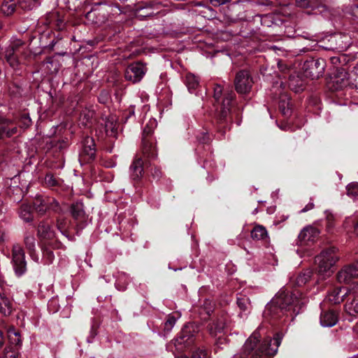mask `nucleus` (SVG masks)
<instances>
[{
	"instance_id": "nucleus-40",
	"label": "nucleus",
	"mask_w": 358,
	"mask_h": 358,
	"mask_svg": "<svg viewBox=\"0 0 358 358\" xmlns=\"http://www.w3.org/2000/svg\"><path fill=\"white\" fill-rule=\"evenodd\" d=\"M20 354L18 351L13 347L6 348L4 350L5 358H19Z\"/></svg>"
},
{
	"instance_id": "nucleus-43",
	"label": "nucleus",
	"mask_w": 358,
	"mask_h": 358,
	"mask_svg": "<svg viewBox=\"0 0 358 358\" xmlns=\"http://www.w3.org/2000/svg\"><path fill=\"white\" fill-rule=\"evenodd\" d=\"M192 358H209V357L206 350L198 349L193 353Z\"/></svg>"
},
{
	"instance_id": "nucleus-49",
	"label": "nucleus",
	"mask_w": 358,
	"mask_h": 358,
	"mask_svg": "<svg viewBox=\"0 0 358 358\" xmlns=\"http://www.w3.org/2000/svg\"><path fill=\"white\" fill-rule=\"evenodd\" d=\"M227 344V339L222 336H220L215 341V345L218 348H222V345Z\"/></svg>"
},
{
	"instance_id": "nucleus-16",
	"label": "nucleus",
	"mask_w": 358,
	"mask_h": 358,
	"mask_svg": "<svg viewBox=\"0 0 358 358\" xmlns=\"http://www.w3.org/2000/svg\"><path fill=\"white\" fill-rule=\"evenodd\" d=\"M338 321V313L334 310H324L320 315V324L324 327H331Z\"/></svg>"
},
{
	"instance_id": "nucleus-12",
	"label": "nucleus",
	"mask_w": 358,
	"mask_h": 358,
	"mask_svg": "<svg viewBox=\"0 0 358 358\" xmlns=\"http://www.w3.org/2000/svg\"><path fill=\"white\" fill-rule=\"evenodd\" d=\"M95 143L92 138L87 136L83 141V150L80 154L85 162H90L95 158Z\"/></svg>"
},
{
	"instance_id": "nucleus-54",
	"label": "nucleus",
	"mask_w": 358,
	"mask_h": 358,
	"mask_svg": "<svg viewBox=\"0 0 358 358\" xmlns=\"http://www.w3.org/2000/svg\"><path fill=\"white\" fill-rule=\"evenodd\" d=\"M108 100V94L105 92H102L99 96V101L100 103H105Z\"/></svg>"
},
{
	"instance_id": "nucleus-27",
	"label": "nucleus",
	"mask_w": 358,
	"mask_h": 358,
	"mask_svg": "<svg viewBox=\"0 0 358 358\" xmlns=\"http://www.w3.org/2000/svg\"><path fill=\"white\" fill-rule=\"evenodd\" d=\"M20 217L24 222H29L32 221L33 215L31 206L27 203H22L18 210Z\"/></svg>"
},
{
	"instance_id": "nucleus-4",
	"label": "nucleus",
	"mask_w": 358,
	"mask_h": 358,
	"mask_svg": "<svg viewBox=\"0 0 358 358\" xmlns=\"http://www.w3.org/2000/svg\"><path fill=\"white\" fill-rule=\"evenodd\" d=\"M199 331V327L194 323L185 324L178 336L175 338V345L182 349L184 347H189L194 343V338Z\"/></svg>"
},
{
	"instance_id": "nucleus-19",
	"label": "nucleus",
	"mask_w": 358,
	"mask_h": 358,
	"mask_svg": "<svg viewBox=\"0 0 358 358\" xmlns=\"http://www.w3.org/2000/svg\"><path fill=\"white\" fill-rule=\"evenodd\" d=\"M95 111L92 108H85L80 115V122L85 127H91L95 123Z\"/></svg>"
},
{
	"instance_id": "nucleus-18",
	"label": "nucleus",
	"mask_w": 358,
	"mask_h": 358,
	"mask_svg": "<svg viewBox=\"0 0 358 358\" xmlns=\"http://www.w3.org/2000/svg\"><path fill=\"white\" fill-rule=\"evenodd\" d=\"M130 177L134 180H138L143 174V162L141 158L136 157L129 168Z\"/></svg>"
},
{
	"instance_id": "nucleus-23",
	"label": "nucleus",
	"mask_w": 358,
	"mask_h": 358,
	"mask_svg": "<svg viewBox=\"0 0 358 358\" xmlns=\"http://www.w3.org/2000/svg\"><path fill=\"white\" fill-rule=\"evenodd\" d=\"M106 133L108 136H115L117 130V122L115 117L109 116L103 119Z\"/></svg>"
},
{
	"instance_id": "nucleus-41",
	"label": "nucleus",
	"mask_w": 358,
	"mask_h": 358,
	"mask_svg": "<svg viewBox=\"0 0 358 358\" xmlns=\"http://www.w3.org/2000/svg\"><path fill=\"white\" fill-rule=\"evenodd\" d=\"M315 0H296V3L299 7L309 8L314 7Z\"/></svg>"
},
{
	"instance_id": "nucleus-14",
	"label": "nucleus",
	"mask_w": 358,
	"mask_h": 358,
	"mask_svg": "<svg viewBox=\"0 0 358 358\" xmlns=\"http://www.w3.org/2000/svg\"><path fill=\"white\" fill-rule=\"evenodd\" d=\"M350 75L343 68H337L336 74L333 78V83L336 90L342 89L350 84Z\"/></svg>"
},
{
	"instance_id": "nucleus-47",
	"label": "nucleus",
	"mask_w": 358,
	"mask_h": 358,
	"mask_svg": "<svg viewBox=\"0 0 358 358\" xmlns=\"http://www.w3.org/2000/svg\"><path fill=\"white\" fill-rule=\"evenodd\" d=\"M350 78H352L355 83V87L358 88V66L354 67V70L350 75Z\"/></svg>"
},
{
	"instance_id": "nucleus-36",
	"label": "nucleus",
	"mask_w": 358,
	"mask_h": 358,
	"mask_svg": "<svg viewBox=\"0 0 358 358\" xmlns=\"http://www.w3.org/2000/svg\"><path fill=\"white\" fill-rule=\"evenodd\" d=\"M34 206L40 215H43L45 213L43 199L42 196H38L36 198L34 202Z\"/></svg>"
},
{
	"instance_id": "nucleus-26",
	"label": "nucleus",
	"mask_w": 358,
	"mask_h": 358,
	"mask_svg": "<svg viewBox=\"0 0 358 358\" xmlns=\"http://www.w3.org/2000/svg\"><path fill=\"white\" fill-rule=\"evenodd\" d=\"M250 235L254 241H262L268 237L267 230L262 225L255 226L251 231Z\"/></svg>"
},
{
	"instance_id": "nucleus-15",
	"label": "nucleus",
	"mask_w": 358,
	"mask_h": 358,
	"mask_svg": "<svg viewBox=\"0 0 358 358\" xmlns=\"http://www.w3.org/2000/svg\"><path fill=\"white\" fill-rule=\"evenodd\" d=\"M155 139L144 136L142 138V152L143 155L151 159L157 157V152L155 145Z\"/></svg>"
},
{
	"instance_id": "nucleus-64",
	"label": "nucleus",
	"mask_w": 358,
	"mask_h": 358,
	"mask_svg": "<svg viewBox=\"0 0 358 358\" xmlns=\"http://www.w3.org/2000/svg\"><path fill=\"white\" fill-rule=\"evenodd\" d=\"M353 330L358 334V323L353 327Z\"/></svg>"
},
{
	"instance_id": "nucleus-30",
	"label": "nucleus",
	"mask_w": 358,
	"mask_h": 358,
	"mask_svg": "<svg viewBox=\"0 0 358 358\" xmlns=\"http://www.w3.org/2000/svg\"><path fill=\"white\" fill-rule=\"evenodd\" d=\"M279 108L285 116H288L291 114L290 101L287 96L280 97Z\"/></svg>"
},
{
	"instance_id": "nucleus-35",
	"label": "nucleus",
	"mask_w": 358,
	"mask_h": 358,
	"mask_svg": "<svg viewBox=\"0 0 358 358\" xmlns=\"http://www.w3.org/2000/svg\"><path fill=\"white\" fill-rule=\"evenodd\" d=\"M23 45L24 43L22 40L16 38H12L10 43L6 50H11V52L15 54Z\"/></svg>"
},
{
	"instance_id": "nucleus-25",
	"label": "nucleus",
	"mask_w": 358,
	"mask_h": 358,
	"mask_svg": "<svg viewBox=\"0 0 358 358\" xmlns=\"http://www.w3.org/2000/svg\"><path fill=\"white\" fill-rule=\"evenodd\" d=\"M71 214L76 220H81L85 217L84 206L82 202H76L71 206Z\"/></svg>"
},
{
	"instance_id": "nucleus-57",
	"label": "nucleus",
	"mask_w": 358,
	"mask_h": 358,
	"mask_svg": "<svg viewBox=\"0 0 358 358\" xmlns=\"http://www.w3.org/2000/svg\"><path fill=\"white\" fill-rule=\"evenodd\" d=\"M22 120L24 122V125L27 127L29 126V124L31 122V119L27 116L23 117Z\"/></svg>"
},
{
	"instance_id": "nucleus-59",
	"label": "nucleus",
	"mask_w": 358,
	"mask_h": 358,
	"mask_svg": "<svg viewBox=\"0 0 358 358\" xmlns=\"http://www.w3.org/2000/svg\"><path fill=\"white\" fill-rule=\"evenodd\" d=\"M5 239V233L2 229H0V243H1Z\"/></svg>"
},
{
	"instance_id": "nucleus-13",
	"label": "nucleus",
	"mask_w": 358,
	"mask_h": 358,
	"mask_svg": "<svg viewBox=\"0 0 358 358\" xmlns=\"http://www.w3.org/2000/svg\"><path fill=\"white\" fill-rule=\"evenodd\" d=\"M320 231L315 227L308 226L303 228L299 234L298 238L300 243L308 244L310 242H313L315 239L319 236Z\"/></svg>"
},
{
	"instance_id": "nucleus-21",
	"label": "nucleus",
	"mask_w": 358,
	"mask_h": 358,
	"mask_svg": "<svg viewBox=\"0 0 358 358\" xmlns=\"http://www.w3.org/2000/svg\"><path fill=\"white\" fill-rule=\"evenodd\" d=\"M288 86L292 91L299 92L303 90L304 81L298 75H290L288 81Z\"/></svg>"
},
{
	"instance_id": "nucleus-55",
	"label": "nucleus",
	"mask_w": 358,
	"mask_h": 358,
	"mask_svg": "<svg viewBox=\"0 0 358 358\" xmlns=\"http://www.w3.org/2000/svg\"><path fill=\"white\" fill-rule=\"evenodd\" d=\"M96 15V10H91V11H90V12H88V13H87V14H86L85 17H86V18H87V20H92V21H93V22H94V19H93V17H94V16H95ZM94 22H95V23H97V22H96V21H94Z\"/></svg>"
},
{
	"instance_id": "nucleus-1",
	"label": "nucleus",
	"mask_w": 358,
	"mask_h": 358,
	"mask_svg": "<svg viewBox=\"0 0 358 358\" xmlns=\"http://www.w3.org/2000/svg\"><path fill=\"white\" fill-rule=\"evenodd\" d=\"M259 330L257 329L246 340L243 347V352L236 354L233 358H270L274 356L281 343L282 336L277 334L271 339L266 337L263 341L260 340Z\"/></svg>"
},
{
	"instance_id": "nucleus-52",
	"label": "nucleus",
	"mask_w": 358,
	"mask_h": 358,
	"mask_svg": "<svg viewBox=\"0 0 358 358\" xmlns=\"http://www.w3.org/2000/svg\"><path fill=\"white\" fill-rule=\"evenodd\" d=\"M122 280H124L127 284L128 283V276L125 273H120L118 276V279L117 280V286H120V283Z\"/></svg>"
},
{
	"instance_id": "nucleus-42",
	"label": "nucleus",
	"mask_w": 358,
	"mask_h": 358,
	"mask_svg": "<svg viewBox=\"0 0 358 358\" xmlns=\"http://www.w3.org/2000/svg\"><path fill=\"white\" fill-rule=\"evenodd\" d=\"M57 185V180L52 174L46 173V186L53 187Z\"/></svg>"
},
{
	"instance_id": "nucleus-62",
	"label": "nucleus",
	"mask_w": 358,
	"mask_h": 358,
	"mask_svg": "<svg viewBox=\"0 0 358 358\" xmlns=\"http://www.w3.org/2000/svg\"><path fill=\"white\" fill-rule=\"evenodd\" d=\"M3 344V333L0 331V348Z\"/></svg>"
},
{
	"instance_id": "nucleus-17",
	"label": "nucleus",
	"mask_w": 358,
	"mask_h": 358,
	"mask_svg": "<svg viewBox=\"0 0 358 358\" xmlns=\"http://www.w3.org/2000/svg\"><path fill=\"white\" fill-rule=\"evenodd\" d=\"M348 294L349 289L347 287H336L328 294L327 299L330 302L338 304L344 300L345 297L348 298Z\"/></svg>"
},
{
	"instance_id": "nucleus-28",
	"label": "nucleus",
	"mask_w": 358,
	"mask_h": 358,
	"mask_svg": "<svg viewBox=\"0 0 358 358\" xmlns=\"http://www.w3.org/2000/svg\"><path fill=\"white\" fill-rule=\"evenodd\" d=\"M185 84L190 92H193L199 85V78L193 73H188L185 77Z\"/></svg>"
},
{
	"instance_id": "nucleus-32",
	"label": "nucleus",
	"mask_w": 358,
	"mask_h": 358,
	"mask_svg": "<svg viewBox=\"0 0 358 358\" xmlns=\"http://www.w3.org/2000/svg\"><path fill=\"white\" fill-rule=\"evenodd\" d=\"M313 271L310 269H306L299 273L296 279V283L299 286L305 285L311 278Z\"/></svg>"
},
{
	"instance_id": "nucleus-38",
	"label": "nucleus",
	"mask_w": 358,
	"mask_h": 358,
	"mask_svg": "<svg viewBox=\"0 0 358 358\" xmlns=\"http://www.w3.org/2000/svg\"><path fill=\"white\" fill-rule=\"evenodd\" d=\"M6 58L10 66L13 68H15L18 64V61L15 56V54L11 52V50H6Z\"/></svg>"
},
{
	"instance_id": "nucleus-7",
	"label": "nucleus",
	"mask_w": 358,
	"mask_h": 358,
	"mask_svg": "<svg viewBox=\"0 0 358 358\" xmlns=\"http://www.w3.org/2000/svg\"><path fill=\"white\" fill-rule=\"evenodd\" d=\"M253 80L248 71L243 70L237 73L234 85L236 90L239 94H246L250 92Z\"/></svg>"
},
{
	"instance_id": "nucleus-6",
	"label": "nucleus",
	"mask_w": 358,
	"mask_h": 358,
	"mask_svg": "<svg viewBox=\"0 0 358 358\" xmlns=\"http://www.w3.org/2000/svg\"><path fill=\"white\" fill-rule=\"evenodd\" d=\"M325 63L323 59H312L304 63L303 69L306 76L312 80L317 79L324 71Z\"/></svg>"
},
{
	"instance_id": "nucleus-46",
	"label": "nucleus",
	"mask_w": 358,
	"mask_h": 358,
	"mask_svg": "<svg viewBox=\"0 0 358 358\" xmlns=\"http://www.w3.org/2000/svg\"><path fill=\"white\" fill-rule=\"evenodd\" d=\"M222 94V87L220 85H216L214 88V98L218 101Z\"/></svg>"
},
{
	"instance_id": "nucleus-24",
	"label": "nucleus",
	"mask_w": 358,
	"mask_h": 358,
	"mask_svg": "<svg viewBox=\"0 0 358 358\" xmlns=\"http://www.w3.org/2000/svg\"><path fill=\"white\" fill-rule=\"evenodd\" d=\"M17 5V0H3L1 10L6 15H10L16 10Z\"/></svg>"
},
{
	"instance_id": "nucleus-8",
	"label": "nucleus",
	"mask_w": 358,
	"mask_h": 358,
	"mask_svg": "<svg viewBox=\"0 0 358 358\" xmlns=\"http://www.w3.org/2000/svg\"><path fill=\"white\" fill-rule=\"evenodd\" d=\"M13 264L15 273L17 276H21L26 271L24 253L18 245H14L13 248Z\"/></svg>"
},
{
	"instance_id": "nucleus-5",
	"label": "nucleus",
	"mask_w": 358,
	"mask_h": 358,
	"mask_svg": "<svg viewBox=\"0 0 358 358\" xmlns=\"http://www.w3.org/2000/svg\"><path fill=\"white\" fill-rule=\"evenodd\" d=\"M234 95L233 92L227 93L224 95L221 110L217 117V122L218 124L217 130L222 136L224 134L223 129L225 128V124L228 122L227 117L229 114L230 106L234 99Z\"/></svg>"
},
{
	"instance_id": "nucleus-9",
	"label": "nucleus",
	"mask_w": 358,
	"mask_h": 358,
	"mask_svg": "<svg viewBox=\"0 0 358 358\" xmlns=\"http://www.w3.org/2000/svg\"><path fill=\"white\" fill-rule=\"evenodd\" d=\"M147 71L146 66L141 62H136L130 64L125 71V78L132 83H138L141 80Z\"/></svg>"
},
{
	"instance_id": "nucleus-10",
	"label": "nucleus",
	"mask_w": 358,
	"mask_h": 358,
	"mask_svg": "<svg viewBox=\"0 0 358 358\" xmlns=\"http://www.w3.org/2000/svg\"><path fill=\"white\" fill-rule=\"evenodd\" d=\"M348 302L345 310L351 316L358 314V283L353 284L349 289Z\"/></svg>"
},
{
	"instance_id": "nucleus-31",
	"label": "nucleus",
	"mask_w": 358,
	"mask_h": 358,
	"mask_svg": "<svg viewBox=\"0 0 358 358\" xmlns=\"http://www.w3.org/2000/svg\"><path fill=\"white\" fill-rule=\"evenodd\" d=\"M347 195L354 201L358 200V182H352L346 186Z\"/></svg>"
},
{
	"instance_id": "nucleus-45",
	"label": "nucleus",
	"mask_w": 358,
	"mask_h": 358,
	"mask_svg": "<svg viewBox=\"0 0 358 358\" xmlns=\"http://www.w3.org/2000/svg\"><path fill=\"white\" fill-rule=\"evenodd\" d=\"M327 215V228L329 231L331 230V229L334 227V216L329 213H326Z\"/></svg>"
},
{
	"instance_id": "nucleus-50",
	"label": "nucleus",
	"mask_w": 358,
	"mask_h": 358,
	"mask_svg": "<svg viewBox=\"0 0 358 358\" xmlns=\"http://www.w3.org/2000/svg\"><path fill=\"white\" fill-rule=\"evenodd\" d=\"M38 236L41 240L45 237V227L43 224H40L38 227Z\"/></svg>"
},
{
	"instance_id": "nucleus-56",
	"label": "nucleus",
	"mask_w": 358,
	"mask_h": 358,
	"mask_svg": "<svg viewBox=\"0 0 358 358\" xmlns=\"http://www.w3.org/2000/svg\"><path fill=\"white\" fill-rule=\"evenodd\" d=\"M228 2V0H211V3L214 6H219L221 5H224Z\"/></svg>"
},
{
	"instance_id": "nucleus-51",
	"label": "nucleus",
	"mask_w": 358,
	"mask_h": 358,
	"mask_svg": "<svg viewBox=\"0 0 358 358\" xmlns=\"http://www.w3.org/2000/svg\"><path fill=\"white\" fill-rule=\"evenodd\" d=\"M152 129L151 128L148 127V126H146L143 129V138L144 137V136H148V138H154L152 136Z\"/></svg>"
},
{
	"instance_id": "nucleus-39",
	"label": "nucleus",
	"mask_w": 358,
	"mask_h": 358,
	"mask_svg": "<svg viewBox=\"0 0 358 358\" xmlns=\"http://www.w3.org/2000/svg\"><path fill=\"white\" fill-rule=\"evenodd\" d=\"M17 132V128L8 129L5 126L0 127V139L3 137H10Z\"/></svg>"
},
{
	"instance_id": "nucleus-60",
	"label": "nucleus",
	"mask_w": 358,
	"mask_h": 358,
	"mask_svg": "<svg viewBox=\"0 0 358 358\" xmlns=\"http://www.w3.org/2000/svg\"><path fill=\"white\" fill-rule=\"evenodd\" d=\"M341 57H334L331 58V62L333 64H336L337 62H341Z\"/></svg>"
},
{
	"instance_id": "nucleus-48",
	"label": "nucleus",
	"mask_w": 358,
	"mask_h": 358,
	"mask_svg": "<svg viewBox=\"0 0 358 358\" xmlns=\"http://www.w3.org/2000/svg\"><path fill=\"white\" fill-rule=\"evenodd\" d=\"M48 208L52 210L55 212H59L60 210V207L58 202H57L54 199H52V202H49Z\"/></svg>"
},
{
	"instance_id": "nucleus-20",
	"label": "nucleus",
	"mask_w": 358,
	"mask_h": 358,
	"mask_svg": "<svg viewBox=\"0 0 358 358\" xmlns=\"http://www.w3.org/2000/svg\"><path fill=\"white\" fill-rule=\"evenodd\" d=\"M225 327V319L224 317H220L209 324L208 326V329L210 336L215 337L218 334H221L224 331Z\"/></svg>"
},
{
	"instance_id": "nucleus-34",
	"label": "nucleus",
	"mask_w": 358,
	"mask_h": 358,
	"mask_svg": "<svg viewBox=\"0 0 358 358\" xmlns=\"http://www.w3.org/2000/svg\"><path fill=\"white\" fill-rule=\"evenodd\" d=\"M177 318L173 315H169L164 324V330L166 333L170 332L176 324Z\"/></svg>"
},
{
	"instance_id": "nucleus-53",
	"label": "nucleus",
	"mask_w": 358,
	"mask_h": 358,
	"mask_svg": "<svg viewBox=\"0 0 358 358\" xmlns=\"http://www.w3.org/2000/svg\"><path fill=\"white\" fill-rule=\"evenodd\" d=\"M315 205L313 201H310L303 208L300 210V213H306L314 208Z\"/></svg>"
},
{
	"instance_id": "nucleus-44",
	"label": "nucleus",
	"mask_w": 358,
	"mask_h": 358,
	"mask_svg": "<svg viewBox=\"0 0 358 358\" xmlns=\"http://www.w3.org/2000/svg\"><path fill=\"white\" fill-rule=\"evenodd\" d=\"M24 243L27 248L30 250H33L35 248V240L33 236H27L24 238Z\"/></svg>"
},
{
	"instance_id": "nucleus-58",
	"label": "nucleus",
	"mask_w": 358,
	"mask_h": 358,
	"mask_svg": "<svg viewBox=\"0 0 358 358\" xmlns=\"http://www.w3.org/2000/svg\"><path fill=\"white\" fill-rule=\"evenodd\" d=\"M278 66L279 69L282 71H284L285 70V69H287V66L284 64H282V62H278Z\"/></svg>"
},
{
	"instance_id": "nucleus-37",
	"label": "nucleus",
	"mask_w": 358,
	"mask_h": 358,
	"mask_svg": "<svg viewBox=\"0 0 358 358\" xmlns=\"http://www.w3.org/2000/svg\"><path fill=\"white\" fill-rule=\"evenodd\" d=\"M237 304L242 311L248 310L250 306V300L245 296L238 297L237 299Z\"/></svg>"
},
{
	"instance_id": "nucleus-29",
	"label": "nucleus",
	"mask_w": 358,
	"mask_h": 358,
	"mask_svg": "<svg viewBox=\"0 0 358 358\" xmlns=\"http://www.w3.org/2000/svg\"><path fill=\"white\" fill-rule=\"evenodd\" d=\"M8 338L11 345L15 346L21 345V336L18 331L15 330L13 327H10L8 331Z\"/></svg>"
},
{
	"instance_id": "nucleus-63",
	"label": "nucleus",
	"mask_w": 358,
	"mask_h": 358,
	"mask_svg": "<svg viewBox=\"0 0 358 358\" xmlns=\"http://www.w3.org/2000/svg\"><path fill=\"white\" fill-rule=\"evenodd\" d=\"M38 76H39V72L37 71V72L34 73V79L35 83H37Z\"/></svg>"
},
{
	"instance_id": "nucleus-33",
	"label": "nucleus",
	"mask_w": 358,
	"mask_h": 358,
	"mask_svg": "<svg viewBox=\"0 0 358 358\" xmlns=\"http://www.w3.org/2000/svg\"><path fill=\"white\" fill-rule=\"evenodd\" d=\"M18 6L24 10H31L37 6L38 0H17Z\"/></svg>"
},
{
	"instance_id": "nucleus-11",
	"label": "nucleus",
	"mask_w": 358,
	"mask_h": 358,
	"mask_svg": "<svg viewBox=\"0 0 358 358\" xmlns=\"http://www.w3.org/2000/svg\"><path fill=\"white\" fill-rule=\"evenodd\" d=\"M358 277V261L345 266L337 274V279L340 282H349L352 279Z\"/></svg>"
},
{
	"instance_id": "nucleus-22",
	"label": "nucleus",
	"mask_w": 358,
	"mask_h": 358,
	"mask_svg": "<svg viewBox=\"0 0 358 358\" xmlns=\"http://www.w3.org/2000/svg\"><path fill=\"white\" fill-rule=\"evenodd\" d=\"M13 309V302L4 294H0V313L4 315H10Z\"/></svg>"
},
{
	"instance_id": "nucleus-2",
	"label": "nucleus",
	"mask_w": 358,
	"mask_h": 358,
	"mask_svg": "<svg viewBox=\"0 0 358 358\" xmlns=\"http://www.w3.org/2000/svg\"><path fill=\"white\" fill-rule=\"evenodd\" d=\"M297 301L296 297L293 294L281 292L266 306L264 313L271 315L273 317H280V312L284 314L290 310Z\"/></svg>"
},
{
	"instance_id": "nucleus-61",
	"label": "nucleus",
	"mask_w": 358,
	"mask_h": 358,
	"mask_svg": "<svg viewBox=\"0 0 358 358\" xmlns=\"http://www.w3.org/2000/svg\"><path fill=\"white\" fill-rule=\"evenodd\" d=\"M45 256H46V259H50V258H51V257H52V252H48V251L46 250Z\"/></svg>"
},
{
	"instance_id": "nucleus-3",
	"label": "nucleus",
	"mask_w": 358,
	"mask_h": 358,
	"mask_svg": "<svg viewBox=\"0 0 358 358\" xmlns=\"http://www.w3.org/2000/svg\"><path fill=\"white\" fill-rule=\"evenodd\" d=\"M336 252L335 248H329L322 250L315 257V262L317 265V271L322 278H326L333 273L332 268L338 259Z\"/></svg>"
}]
</instances>
